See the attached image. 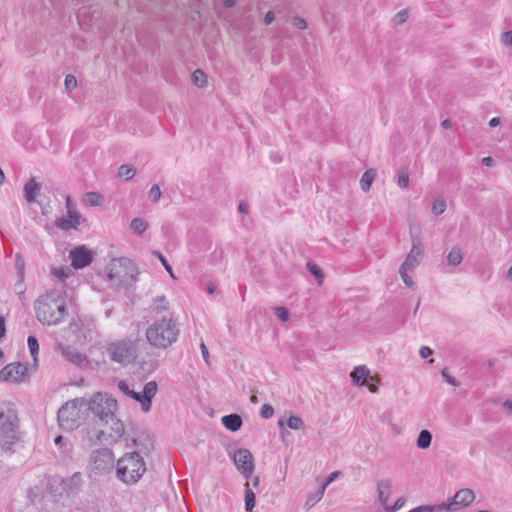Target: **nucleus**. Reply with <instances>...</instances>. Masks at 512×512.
Listing matches in <instances>:
<instances>
[{
	"label": "nucleus",
	"mask_w": 512,
	"mask_h": 512,
	"mask_svg": "<svg viewBox=\"0 0 512 512\" xmlns=\"http://www.w3.org/2000/svg\"><path fill=\"white\" fill-rule=\"evenodd\" d=\"M152 322L145 331L147 342L156 349L165 350L177 342L180 328L173 313L168 308L165 296L154 299Z\"/></svg>",
	"instance_id": "f257e3e1"
},
{
	"label": "nucleus",
	"mask_w": 512,
	"mask_h": 512,
	"mask_svg": "<svg viewBox=\"0 0 512 512\" xmlns=\"http://www.w3.org/2000/svg\"><path fill=\"white\" fill-rule=\"evenodd\" d=\"M37 319L45 325L59 324L66 314V304L56 291L39 297L35 306Z\"/></svg>",
	"instance_id": "f03ea898"
},
{
	"label": "nucleus",
	"mask_w": 512,
	"mask_h": 512,
	"mask_svg": "<svg viewBox=\"0 0 512 512\" xmlns=\"http://www.w3.org/2000/svg\"><path fill=\"white\" fill-rule=\"evenodd\" d=\"M19 440V417L11 402L0 403V446L10 449Z\"/></svg>",
	"instance_id": "7ed1b4c3"
},
{
	"label": "nucleus",
	"mask_w": 512,
	"mask_h": 512,
	"mask_svg": "<svg viewBox=\"0 0 512 512\" xmlns=\"http://www.w3.org/2000/svg\"><path fill=\"white\" fill-rule=\"evenodd\" d=\"M145 471V462L137 452L126 453L117 461L116 474L123 483L134 484L138 482Z\"/></svg>",
	"instance_id": "20e7f679"
},
{
	"label": "nucleus",
	"mask_w": 512,
	"mask_h": 512,
	"mask_svg": "<svg viewBox=\"0 0 512 512\" xmlns=\"http://www.w3.org/2000/svg\"><path fill=\"white\" fill-rule=\"evenodd\" d=\"M106 353L112 362L129 365L138 356L137 341L129 337L111 341L106 345Z\"/></svg>",
	"instance_id": "39448f33"
},
{
	"label": "nucleus",
	"mask_w": 512,
	"mask_h": 512,
	"mask_svg": "<svg viewBox=\"0 0 512 512\" xmlns=\"http://www.w3.org/2000/svg\"><path fill=\"white\" fill-rule=\"evenodd\" d=\"M82 407L85 411L89 410L98 419L96 425L101 427L104 422L112 419L111 417L115 414L117 408V401L98 393L89 400H83Z\"/></svg>",
	"instance_id": "423d86ee"
},
{
	"label": "nucleus",
	"mask_w": 512,
	"mask_h": 512,
	"mask_svg": "<svg viewBox=\"0 0 512 512\" xmlns=\"http://www.w3.org/2000/svg\"><path fill=\"white\" fill-rule=\"evenodd\" d=\"M112 419L104 422L101 427L89 430L88 435L91 441L114 443L117 442L125 433L123 422L114 414Z\"/></svg>",
	"instance_id": "0eeeda50"
},
{
	"label": "nucleus",
	"mask_w": 512,
	"mask_h": 512,
	"mask_svg": "<svg viewBox=\"0 0 512 512\" xmlns=\"http://www.w3.org/2000/svg\"><path fill=\"white\" fill-rule=\"evenodd\" d=\"M84 399H73L61 406L58 410L57 418L60 427L63 430L72 431L79 427L82 422V401Z\"/></svg>",
	"instance_id": "6e6552de"
},
{
	"label": "nucleus",
	"mask_w": 512,
	"mask_h": 512,
	"mask_svg": "<svg viewBox=\"0 0 512 512\" xmlns=\"http://www.w3.org/2000/svg\"><path fill=\"white\" fill-rule=\"evenodd\" d=\"M117 386L125 395L139 402L141 404V409L144 412H149L151 410L152 399L158 391V384L156 381H149L146 383L142 392H136L131 389L125 380L119 381Z\"/></svg>",
	"instance_id": "1a4fd4ad"
},
{
	"label": "nucleus",
	"mask_w": 512,
	"mask_h": 512,
	"mask_svg": "<svg viewBox=\"0 0 512 512\" xmlns=\"http://www.w3.org/2000/svg\"><path fill=\"white\" fill-rule=\"evenodd\" d=\"M82 485V475L80 472H75L73 475L67 478L61 476H53L50 478L48 486L52 494L61 496L66 494L67 496L77 493Z\"/></svg>",
	"instance_id": "9d476101"
},
{
	"label": "nucleus",
	"mask_w": 512,
	"mask_h": 512,
	"mask_svg": "<svg viewBox=\"0 0 512 512\" xmlns=\"http://www.w3.org/2000/svg\"><path fill=\"white\" fill-rule=\"evenodd\" d=\"M91 468L96 474H105L113 470L115 458L108 448H101L91 453Z\"/></svg>",
	"instance_id": "9b49d317"
},
{
	"label": "nucleus",
	"mask_w": 512,
	"mask_h": 512,
	"mask_svg": "<svg viewBox=\"0 0 512 512\" xmlns=\"http://www.w3.org/2000/svg\"><path fill=\"white\" fill-rule=\"evenodd\" d=\"M475 499V494L471 489H461L456 492L452 500L448 503L438 504L440 511H457L461 508L467 507Z\"/></svg>",
	"instance_id": "f8f14e48"
},
{
	"label": "nucleus",
	"mask_w": 512,
	"mask_h": 512,
	"mask_svg": "<svg viewBox=\"0 0 512 512\" xmlns=\"http://www.w3.org/2000/svg\"><path fill=\"white\" fill-rule=\"evenodd\" d=\"M27 367L21 363H10L0 370V379L6 382H23L26 378Z\"/></svg>",
	"instance_id": "ddd939ff"
},
{
	"label": "nucleus",
	"mask_w": 512,
	"mask_h": 512,
	"mask_svg": "<svg viewBox=\"0 0 512 512\" xmlns=\"http://www.w3.org/2000/svg\"><path fill=\"white\" fill-rule=\"evenodd\" d=\"M234 463L241 474L248 478L254 470L253 456L248 449H238L233 456Z\"/></svg>",
	"instance_id": "4468645a"
},
{
	"label": "nucleus",
	"mask_w": 512,
	"mask_h": 512,
	"mask_svg": "<svg viewBox=\"0 0 512 512\" xmlns=\"http://www.w3.org/2000/svg\"><path fill=\"white\" fill-rule=\"evenodd\" d=\"M71 264L75 269H82L91 264L93 253L85 246H79L70 251Z\"/></svg>",
	"instance_id": "2eb2a0df"
},
{
	"label": "nucleus",
	"mask_w": 512,
	"mask_h": 512,
	"mask_svg": "<svg viewBox=\"0 0 512 512\" xmlns=\"http://www.w3.org/2000/svg\"><path fill=\"white\" fill-rule=\"evenodd\" d=\"M56 350L59 351L66 360L77 366H82L88 362L86 355L80 353L78 349L73 346L60 343L57 345Z\"/></svg>",
	"instance_id": "dca6fc26"
},
{
	"label": "nucleus",
	"mask_w": 512,
	"mask_h": 512,
	"mask_svg": "<svg viewBox=\"0 0 512 512\" xmlns=\"http://www.w3.org/2000/svg\"><path fill=\"white\" fill-rule=\"evenodd\" d=\"M423 253V248L419 241H413L412 248L408 253L405 261L402 263V266L409 267L410 269H414L420 262V258Z\"/></svg>",
	"instance_id": "f3484780"
},
{
	"label": "nucleus",
	"mask_w": 512,
	"mask_h": 512,
	"mask_svg": "<svg viewBox=\"0 0 512 512\" xmlns=\"http://www.w3.org/2000/svg\"><path fill=\"white\" fill-rule=\"evenodd\" d=\"M80 219L81 215L67 214V217L56 218L55 226L63 231L77 230L80 225Z\"/></svg>",
	"instance_id": "a211bd4d"
},
{
	"label": "nucleus",
	"mask_w": 512,
	"mask_h": 512,
	"mask_svg": "<svg viewBox=\"0 0 512 512\" xmlns=\"http://www.w3.org/2000/svg\"><path fill=\"white\" fill-rule=\"evenodd\" d=\"M392 481L390 479H382L377 483L378 499L380 504L386 509L390 496Z\"/></svg>",
	"instance_id": "6ab92c4d"
},
{
	"label": "nucleus",
	"mask_w": 512,
	"mask_h": 512,
	"mask_svg": "<svg viewBox=\"0 0 512 512\" xmlns=\"http://www.w3.org/2000/svg\"><path fill=\"white\" fill-rule=\"evenodd\" d=\"M369 376L370 370L365 365L357 366L351 372V378L357 386H364L366 384V379Z\"/></svg>",
	"instance_id": "aec40b11"
},
{
	"label": "nucleus",
	"mask_w": 512,
	"mask_h": 512,
	"mask_svg": "<svg viewBox=\"0 0 512 512\" xmlns=\"http://www.w3.org/2000/svg\"><path fill=\"white\" fill-rule=\"evenodd\" d=\"M41 186L34 179H30L24 186V195L27 202L32 203L36 200Z\"/></svg>",
	"instance_id": "412c9836"
},
{
	"label": "nucleus",
	"mask_w": 512,
	"mask_h": 512,
	"mask_svg": "<svg viewBox=\"0 0 512 512\" xmlns=\"http://www.w3.org/2000/svg\"><path fill=\"white\" fill-rule=\"evenodd\" d=\"M224 427L232 432L238 431L242 426V418L238 414H229L222 417Z\"/></svg>",
	"instance_id": "4be33fe9"
},
{
	"label": "nucleus",
	"mask_w": 512,
	"mask_h": 512,
	"mask_svg": "<svg viewBox=\"0 0 512 512\" xmlns=\"http://www.w3.org/2000/svg\"><path fill=\"white\" fill-rule=\"evenodd\" d=\"M375 176H376V171L374 169L366 170L363 173V175L360 179V186L364 192H368L370 190L371 185L375 179Z\"/></svg>",
	"instance_id": "5701e85b"
},
{
	"label": "nucleus",
	"mask_w": 512,
	"mask_h": 512,
	"mask_svg": "<svg viewBox=\"0 0 512 512\" xmlns=\"http://www.w3.org/2000/svg\"><path fill=\"white\" fill-rule=\"evenodd\" d=\"M432 441V434L430 431L423 429L420 431L417 438V446L420 449H427L430 447Z\"/></svg>",
	"instance_id": "b1692460"
},
{
	"label": "nucleus",
	"mask_w": 512,
	"mask_h": 512,
	"mask_svg": "<svg viewBox=\"0 0 512 512\" xmlns=\"http://www.w3.org/2000/svg\"><path fill=\"white\" fill-rule=\"evenodd\" d=\"M102 202V196L97 192H87L83 197V203L87 206H99Z\"/></svg>",
	"instance_id": "393cba45"
},
{
	"label": "nucleus",
	"mask_w": 512,
	"mask_h": 512,
	"mask_svg": "<svg viewBox=\"0 0 512 512\" xmlns=\"http://www.w3.org/2000/svg\"><path fill=\"white\" fill-rule=\"evenodd\" d=\"M130 226L136 234L141 235L146 231L148 224L142 218H134Z\"/></svg>",
	"instance_id": "a878e982"
},
{
	"label": "nucleus",
	"mask_w": 512,
	"mask_h": 512,
	"mask_svg": "<svg viewBox=\"0 0 512 512\" xmlns=\"http://www.w3.org/2000/svg\"><path fill=\"white\" fill-rule=\"evenodd\" d=\"M136 171L135 169L130 165H121L118 169V177L124 179V180H130L134 177Z\"/></svg>",
	"instance_id": "bb28decb"
},
{
	"label": "nucleus",
	"mask_w": 512,
	"mask_h": 512,
	"mask_svg": "<svg viewBox=\"0 0 512 512\" xmlns=\"http://www.w3.org/2000/svg\"><path fill=\"white\" fill-rule=\"evenodd\" d=\"M255 506V494L249 487V483H246L245 489V508L247 511H252Z\"/></svg>",
	"instance_id": "cd10ccee"
},
{
	"label": "nucleus",
	"mask_w": 512,
	"mask_h": 512,
	"mask_svg": "<svg viewBox=\"0 0 512 512\" xmlns=\"http://www.w3.org/2000/svg\"><path fill=\"white\" fill-rule=\"evenodd\" d=\"M192 82L197 87H204L207 83V77L203 71L197 69L192 74Z\"/></svg>",
	"instance_id": "c85d7f7f"
},
{
	"label": "nucleus",
	"mask_w": 512,
	"mask_h": 512,
	"mask_svg": "<svg viewBox=\"0 0 512 512\" xmlns=\"http://www.w3.org/2000/svg\"><path fill=\"white\" fill-rule=\"evenodd\" d=\"M462 254L459 249H452L447 255L449 265L458 266L462 262Z\"/></svg>",
	"instance_id": "c756f323"
},
{
	"label": "nucleus",
	"mask_w": 512,
	"mask_h": 512,
	"mask_svg": "<svg viewBox=\"0 0 512 512\" xmlns=\"http://www.w3.org/2000/svg\"><path fill=\"white\" fill-rule=\"evenodd\" d=\"M446 210V202L442 197H438L434 200L432 205V212L434 215L439 216Z\"/></svg>",
	"instance_id": "7c9ffc66"
},
{
	"label": "nucleus",
	"mask_w": 512,
	"mask_h": 512,
	"mask_svg": "<svg viewBox=\"0 0 512 512\" xmlns=\"http://www.w3.org/2000/svg\"><path fill=\"white\" fill-rule=\"evenodd\" d=\"M324 492L325 490L322 487H320L314 494L308 496L306 500V506L309 508L313 507L322 499Z\"/></svg>",
	"instance_id": "2f4dec72"
},
{
	"label": "nucleus",
	"mask_w": 512,
	"mask_h": 512,
	"mask_svg": "<svg viewBox=\"0 0 512 512\" xmlns=\"http://www.w3.org/2000/svg\"><path fill=\"white\" fill-rule=\"evenodd\" d=\"M28 348L34 361H37V354L39 351L38 340L34 336H29L27 339Z\"/></svg>",
	"instance_id": "473e14b6"
},
{
	"label": "nucleus",
	"mask_w": 512,
	"mask_h": 512,
	"mask_svg": "<svg viewBox=\"0 0 512 512\" xmlns=\"http://www.w3.org/2000/svg\"><path fill=\"white\" fill-rule=\"evenodd\" d=\"M287 425L293 430H300L304 427L303 420L298 416H290L287 420Z\"/></svg>",
	"instance_id": "72a5a7b5"
},
{
	"label": "nucleus",
	"mask_w": 512,
	"mask_h": 512,
	"mask_svg": "<svg viewBox=\"0 0 512 512\" xmlns=\"http://www.w3.org/2000/svg\"><path fill=\"white\" fill-rule=\"evenodd\" d=\"M411 270L412 269H410L409 267H405L402 265L400 266V269H399L400 276L407 287H412L414 284L412 278L408 275V271H411Z\"/></svg>",
	"instance_id": "f704fd0d"
},
{
	"label": "nucleus",
	"mask_w": 512,
	"mask_h": 512,
	"mask_svg": "<svg viewBox=\"0 0 512 512\" xmlns=\"http://www.w3.org/2000/svg\"><path fill=\"white\" fill-rule=\"evenodd\" d=\"M409 13L408 10L403 9L399 11L393 18L394 25H401L408 20Z\"/></svg>",
	"instance_id": "c9c22d12"
},
{
	"label": "nucleus",
	"mask_w": 512,
	"mask_h": 512,
	"mask_svg": "<svg viewBox=\"0 0 512 512\" xmlns=\"http://www.w3.org/2000/svg\"><path fill=\"white\" fill-rule=\"evenodd\" d=\"M307 268H308L309 272L312 275H314L317 279L321 280L323 278V272L318 265H316L312 262H308Z\"/></svg>",
	"instance_id": "e433bc0d"
},
{
	"label": "nucleus",
	"mask_w": 512,
	"mask_h": 512,
	"mask_svg": "<svg viewBox=\"0 0 512 512\" xmlns=\"http://www.w3.org/2000/svg\"><path fill=\"white\" fill-rule=\"evenodd\" d=\"M162 192L158 185H153L149 190V199L153 202H157L161 198Z\"/></svg>",
	"instance_id": "4c0bfd02"
},
{
	"label": "nucleus",
	"mask_w": 512,
	"mask_h": 512,
	"mask_svg": "<svg viewBox=\"0 0 512 512\" xmlns=\"http://www.w3.org/2000/svg\"><path fill=\"white\" fill-rule=\"evenodd\" d=\"M66 210H67V214H70V215H80L78 212H77V208H76V203L72 200L71 196H67L66 197Z\"/></svg>",
	"instance_id": "58836bf2"
},
{
	"label": "nucleus",
	"mask_w": 512,
	"mask_h": 512,
	"mask_svg": "<svg viewBox=\"0 0 512 512\" xmlns=\"http://www.w3.org/2000/svg\"><path fill=\"white\" fill-rule=\"evenodd\" d=\"M274 414V408L270 404H264L260 410V416L264 419H269Z\"/></svg>",
	"instance_id": "ea45409f"
},
{
	"label": "nucleus",
	"mask_w": 512,
	"mask_h": 512,
	"mask_svg": "<svg viewBox=\"0 0 512 512\" xmlns=\"http://www.w3.org/2000/svg\"><path fill=\"white\" fill-rule=\"evenodd\" d=\"M399 187L401 188H407L409 186V176L408 173L405 171H401L398 175V181H397Z\"/></svg>",
	"instance_id": "a19ab883"
},
{
	"label": "nucleus",
	"mask_w": 512,
	"mask_h": 512,
	"mask_svg": "<svg viewBox=\"0 0 512 512\" xmlns=\"http://www.w3.org/2000/svg\"><path fill=\"white\" fill-rule=\"evenodd\" d=\"M153 254L158 257V259L160 260L161 264L164 266L166 271L171 275V277H174L173 272H172V268L169 265V263L166 260V258L160 252H158V251H153Z\"/></svg>",
	"instance_id": "79ce46f5"
},
{
	"label": "nucleus",
	"mask_w": 512,
	"mask_h": 512,
	"mask_svg": "<svg viewBox=\"0 0 512 512\" xmlns=\"http://www.w3.org/2000/svg\"><path fill=\"white\" fill-rule=\"evenodd\" d=\"M275 314L278 319L285 322L289 319V312L285 307H277L275 309Z\"/></svg>",
	"instance_id": "37998d69"
},
{
	"label": "nucleus",
	"mask_w": 512,
	"mask_h": 512,
	"mask_svg": "<svg viewBox=\"0 0 512 512\" xmlns=\"http://www.w3.org/2000/svg\"><path fill=\"white\" fill-rule=\"evenodd\" d=\"M64 84L67 90H73L77 86V80L73 75H67Z\"/></svg>",
	"instance_id": "c03bdc74"
},
{
	"label": "nucleus",
	"mask_w": 512,
	"mask_h": 512,
	"mask_svg": "<svg viewBox=\"0 0 512 512\" xmlns=\"http://www.w3.org/2000/svg\"><path fill=\"white\" fill-rule=\"evenodd\" d=\"M292 25L300 30H303L307 27L306 21L301 17H293L292 19Z\"/></svg>",
	"instance_id": "a18cd8bd"
},
{
	"label": "nucleus",
	"mask_w": 512,
	"mask_h": 512,
	"mask_svg": "<svg viewBox=\"0 0 512 512\" xmlns=\"http://www.w3.org/2000/svg\"><path fill=\"white\" fill-rule=\"evenodd\" d=\"M405 503V500L403 498H398L396 501H395V504L393 507H386V511L387 512H395L397 511L398 509L402 508L403 505Z\"/></svg>",
	"instance_id": "49530a36"
},
{
	"label": "nucleus",
	"mask_w": 512,
	"mask_h": 512,
	"mask_svg": "<svg viewBox=\"0 0 512 512\" xmlns=\"http://www.w3.org/2000/svg\"><path fill=\"white\" fill-rule=\"evenodd\" d=\"M340 472L338 471H335V472H332L325 480V482L321 485V487L325 490L326 487L332 483L338 476H339Z\"/></svg>",
	"instance_id": "de8ad7c7"
},
{
	"label": "nucleus",
	"mask_w": 512,
	"mask_h": 512,
	"mask_svg": "<svg viewBox=\"0 0 512 512\" xmlns=\"http://www.w3.org/2000/svg\"><path fill=\"white\" fill-rule=\"evenodd\" d=\"M63 450V455L65 457H71L72 453V445L70 442H65L64 446L60 447Z\"/></svg>",
	"instance_id": "09e8293b"
},
{
	"label": "nucleus",
	"mask_w": 512,
	"mask_h": 512,
	"mask_svg": "<svg viewBox=\"0 0 512 512\" xmlns=\"http://www.w3.org/2000/svg\"><path fill=\"white\" fill-rule=\"evenodd\" d=\"M502 43L505 45L512 44V31L504 32L502 35Z\"/></svg>",
	"instance_id": "8fccbe9b"
},
{
	"label": "nucleus",
	"mask_w": 512,
	"mask_h": 512,
	"mask_svg": "<svg viewBox=\"0 0 512 512\" xmlns=\"http://www.w3.org/2000/svg\"><path fill=\"white\" fill-rule=\"evenodd\" d=\"M419 354L422 358H427L432 354V350L427 346H422L419 350Z\"/></svg>",
	"instance_id": "3c124183"
},
{
	"label": "nucleus",
	"mask_w": 512,
	"mask_h": 512,
	"mask_svg": "<svg viewBox=\"0 0 512 512\" xmlns=\"http://www.w3.org/2000/svg\"><path fill=\"white\" fill-rule=\"evenodd\" d=\"M442 376L447 381V383H449V384H451L453 386H458V383L455 381V379L453 377L448 375L446 370L442 371Z\"/></svg>",
	"instance_id": "603ef678"
},
{
	"label": "nucleus",
	"mask_w": 512,
	"mask_h": 512,
	"mask_svg": "<svg viewBox=\"0 0 512 512\" xmlns=\"http://www.w3.org/2000/svg\"><path fill=\"white\" fill-rule=\"evenodd\" d=\"M53 273L55 276H57L62 281H64L65 278L67 277V274L65 273V271L63 269H54Z\"/></svg>",
	"instance_id": "864d4df0"
},
{
	"label": "nucleus",
	"mask_w": 512,
	"mask_h": 512,
	"mask_svg": "<svg viewBox=\"0 0 512 512\" xmlns=\"http://www.w3.org/2000/svg\"><path fill=\"white\" fill-rule=\"evenodd\" d=\"M275 17H274V13L272 11H269L266 15H265V18H264V23L266 25H270L273 21H274Z\"/></svg>",
	"instance_id": "5fc2aeb1"
},
{
	"label": "nucleus",
	"mask_w": 512,
	"mask_h": 512,
	"mask_svg": "<svg viewBox=\"0 0 512 512\" xmlns=\"http://www.w3.org/2000/svg\"><path fill=\"white\" fill-rule=\"evenodd\" d=\"M6 332L5 320L3 317H0V339L4 337Z\"/></svg>",
	"instance_id": "6e6d98bb"
},
{
	"label": "nucleus",
	"mask_w": 512,
	"mask_h": 512,
	"mask_svg": "<svg viewBox=\"0 0 512 512\" xmlns=\"http://www.w3.org/2000/svg\"><path fill=\"white\" fill-rule=\"evenodd\" d=\"M201 352H202V356H203L204 360L206 362H208L209 352L204 343L201 344Z\"/></svg>",
	"instance_id": "4d7b16f0"
},
{
	"label": "nucleus",
	"mask_w": 512,
	"mask_h": 512,
	"mask_svg": "<svg viewBox=\"0 0 512 512\" xmlns=\"http://www.w3.org/2000/svg\"><path fill=\"white\" fill-rule=\"evenodd\" d=\"M55 444L59 447L64 446L65 442H69L68 440L64 439L62 436H57L54 440Z\"/></svg>",
	"instance_id": "13d9d810"
},
{
	"label": "nucleus",
	"mask_w": 512,
	"mask_h": 512,
	"mask_svg": "<svg viewBox=\"0 0 512 512\" xmlns=\"http://www.w3.org/2000/svg\"><path fill=\"white\" fill-rule=\"evenodd\" d=\"M238 211H239L240 213H243V214L247 213V211H248V206H247V204H246V203H244V202H240V203H239V205H238Z\"/></svg>",
	"instance_id": "bf43d9fd"
},
{
	"label": "nucleus",
	"mask_w": 512,
	"mask_h": 512,
	"mask_svg": "<svg viewBox=\"0 0 512 512\" xmlns=\"http://www.w3.org/2000/svg\"><path fill=\"white\" fill-rule=\"evenodd\" d=\"M499 124H500V118H498V117H493L489 121V126H491V127H496Z\"/></svg>",
	"instance_id": "052dcab7"
},
{
	"label": "nucleus",
	"mask_w": 512,
	"mask_h": 512,
	"mask_svg": "<svg viewBox=\"0 0 512 512\" xmlns=\"http://www.w3.org/2000/svg\"><path fill=\"white\" fill-rule=\"evenodd\" d=\"M503 407L508 409L510 411V413H512V401L510 400H506L504 403H503Z\"/></svg>",
	"instance_id": "680f3d73"
},
{
	"label": "nucleus",
	"mask_w": 512,
	"mask_h": 512,
	"mask_svg": "<svg viewBox=\"0 0 512 512\" xmlns=\"http://www.w3.org/2000/svg\"><path fill=\"white\" fill-rule=\"evenodd\" d=\"M492 162H493V159L491 157H485L482 159V163L485 166H490Z\"/></svg>",
	"instance_id": "e2e57ef3"
},
{
	"label": "nucleus",
	"mask_w": 512,
	"mask_h": 512,
	"mask_svg": "<svg viewBox=\"0 0 512 512\" xmlns=\"http://www.w3.org/2000/svg\"><path fill=\"white\" fill-rule=\"evenodd\" d=\"M224 5L227 8H231V7H233L235 5V0H225L224 1Z\"/></svg>",
	"instance_id": "0e129e2a"
},
{
	"label": "nucleus",
	"mask_w": 512,
	"mask_h": 512,
	"mask_svg": "<svg viewBox=\"0 0 512 512\" xmlns=\"http://www.w3.org/2000/svg\"><path fill=\"white\" fill-rule=\"evenodd\" d=\"M442 126H443L444 128H446V129H447V128H450V127H451V121H450L449 119H445V120H443V121H442Z\"/></svg>",
	"instance_id": "69168bd1"
},
{
	"label": "nucleus",
	"mask_w": 512,
	"mask_h": 512,
	"mask_svg": "<svg viewBox=\"0 0 512 512\" xmlns=\"http://www.w3.org/2000/svg\"><path fill=\"white\" fill-rule=\"evenodd\" d=\"M214 291H215V286H214L213 284H209V285L207 286V292H208L209 294H213V293H214Z\"/></svg>",
	"instance_id": "338daca9"
},
{
	"label": "nucleus",
	"mask_w": 512,
	"mask_h": 512,
	"mask_svg": "<svg viewBox=\"0 0 512 512\" xmlns=\"http://www.w3.org/2000/svg\"><path fill=\"white\" fill-rule=\"evenodd\" d=\"M508 278L512 281V266L508 270Z\"/></svg>",
	"instance_id": "774afa93"
}]
</instances>
